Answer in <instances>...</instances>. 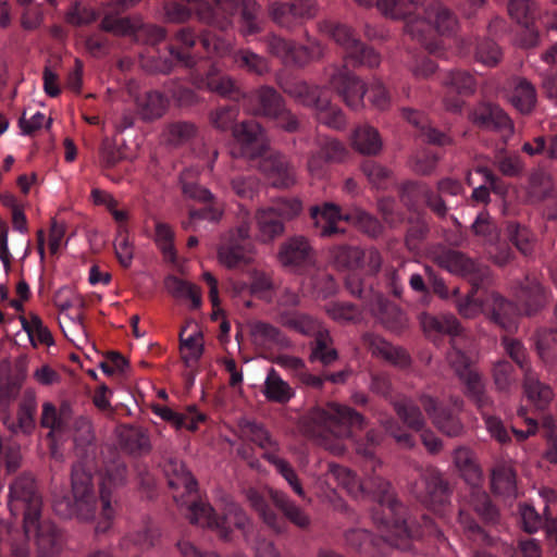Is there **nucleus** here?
Listing matches in <instances>:
<instances>
[{
	"mask_svg": "<svg viewBox=\"0 0 557 557\" xmlns=\"http://www.w3.org/2000/svg\"><path fill=\"white\" fill-rule=\"evenodd\" d=\"M411 492L417 499L435 511L442 510L448 504L450 496L448 483L433 467L421 469L419 479L411 486Z\"/></svg>",
	"mask_w": 557,
	"mask_h": 557,
	"instance_id": "obj_8",
	"label": "nucleus"
},
{
	"mask_svg": "<svg viewBox=\"0 0 557 557\" xmlns=\"http://www.w3.org/2000/svg\"><path fill=\"white\" fill-rule=\"evenodd\" d=\"M364 424L361 413L337 403L313 407L302 417L305 431L335 455L345 451L344 442L351 437V429H362Z\"/></svg>",
	"mask_w": 557,
	"mask_h": 557,
	"instance_id": "obj_4",
	"label": "nucleus"
},
{
	"mask_svg": "<svg viewBox=\"0 0 557 557\" xmlns=\"http://www.w3.org/2000/svg\"><path fill=\"white\" fill-rule=\"evenodd\" d=\"M329 474L356 498L366 493L372 494L379 502L382 511V516L374 513L373 519L386 530V533L382 535L384 540L399 549L410 548L413 535L409 532L406 521L400 518L404 508L396 500L387 481L373 475L359 482L349 469L335 463H329Z\"/></svg>",
	"mask_w": 557,
	"mask_h": 557,
	"instance_id": "obj_3",
	"label": "nucleus"
},
{
	"mask_svg": "<svg viewBox=\"0 0 557 557\" xmlns=\"http://www.w3.org/2000/svg\"><path fill=\"white\" fill-rule=\"evenodd\" d=\"M351 145L362 154H376L382 149L379 132L369 125L359 126L355 129Z\"/></svg>",
	"mask_w": 557,
	"mask_h": 557,
	"instance_id": "obj_34",
	"label": "nucleus"
},
{
	"mask_svg": "<svg viewBox=\"0 0 557 557\" xmlns=\"http://www.w3.org/2000/svg\"><path fill=\"white\" fill-rule=\"evenodd\" d=\"M23 329L34 346L53 344V338L48 327L42 323L41 319L33 314L29 319H22Z\"/></svg>",
	"mask_w": 557,
	"mask_h": 557,
	"instance_id": "obj_53",
	"label": "nucleus"
},
{
	"mask_svg": "<svg viewBox=\"0 0 557 557\" xmlns=\"http://www.w3.org/2000/svg\"><path fill=\"white\" fill-rule=\"evenodd\" d=\"M420 404L433 424L447 436H459L463 433V424L455 414L460 412L463 401L459 397L449 399V407H445L430 395H421Z\"/></svg>",
	"mask_w": 557,
	"mask_h": 557,
	"instance_id": "obj_9",
	"label": "nucleus"
},
{
	"mask_svg": "<svg viewBox=\"0 0 557 557\" xmlns=\"http://www.w3.org/2000/svg\"><path fill=\"white\" fill-rule=\"evenodd\" d=\"M235 138L243 145L249 146L263 143V132L261 126L256 122H243L233 129Z\"/></svg>",
	"mask_w": 557,
	"mask_h": 557,
	"instance_id": "obj_59",
	"label": "nucleus"
},
{
	"mask_svg": "<svg viewBox=\"0 0 557 557\" xmlns=\"http://www.w3.org/2000/svg\"><path fill=\"white\" fill-rule=\"evenodd\" d=\"M527 195L531 202H541L546 199L557 202V190L552 175L542 170L531 173Z\"/></svg>",
	"mask_w": 557,
	"mask_h": 557,
	"instance_id": "obj_26",
	"label": "nucleus"
},
{
	"mask_svg": "<svg viewBox=\"0 0 557 557\" xmlns=\"http://www.w3.org/2000/svg\"><path fill=\"white\" fill-rule=\"evenodd\" d=\"M319 30L342 47L345 65L375 67L380 64V54L362 44L348 25L327 20L319 23Z\"/></svg>",
	"mask_w": 557,
	"mask_h": 557,
	"instance_id": "obj_5",
	"label": "nucleus"
},
{
	"mask_svg": "<svg viewBox=\"0 0 557 557\" xmlns=\"http://www.w3.org/2000/svg\"><path fill=\"white\" fill-rule=\"evenodd\" d=\"M188 519L190 523L202 528L216 530L220 537L228 541L233 528L244 530L249 525V519L244 510L234 503L226 506L222 519H216L213 508L205 502H193L189 506Z\"/></svg>",
	"mask_w": 557,
	"mask_h": 557,
	"instance_id": "obj_7",
	"label": "nucleus"
},
{
	"mask_svg": "<svg viewBox=\"0 0 557 557\" xmlns=\"http://www.w3.org/2000/svg\"><path fill=\"white\" fill-rule=\"evenodd\" d=\"M510 17L525 28V36L521 38L520 45L525 48L534 47L539 42V33L532 28L539 15L536 4L530 0H511L508 3Z\"/></svg>",
	"mask_w": 557,
	"mask_h": 557,
	"instance_id": "obj_16",
	"label": "nucleus"
},
{
	"mask_svg": "<svg viewBox=\"0 0 557 557\" xmlns=\"http://www.w3.org/2000/svg\"><path fill=\"white\" fill-rule=\"evenodd\" d=\"M232 60L238 69L256 75H263L270 71L268 60L250 49L234 51Z\"/></svg>",
	"mask_w": 557,
	"mask_h": 557,
	"instance_id": "obj_39",
	"label": "nucleus"
},
{
	"mask_svg": "<svg viewBox=\"0 0 557 557\" xmlns=\"http://www.w3.org/2000/svg\"><path fill=\"white\" fill-rule=\"evenodd\" d=\"M310 215L321 237H331L337 233H343L337 227V222L348 220V216L342 215L339 207L333 202L311 207Z\"/></svg>",
	"mask_w": 557,
	"mask_h": 557,
	"instance_id": "obj_21",
	"label": "nucleus"
},
{
	"mask_svg": "<svg viewBox=\"0 0 557 557\" xmlns=\"http://www.w3.org/2000/svg\"><path fill=\"white\" fill-rule=\"evenodd\" d=\"M41 507L42 499L32 475L23 474L10 484L9 509L13 516L23 515L25 535L37 529Z\"/></svg>",
	"mask_w": 557,
	"mask_h": 557,
	"instance_id": "obj_6",
	"label": "nucleus"
},
{
	"mask_svg": "<svg viewBox=\"0 0 557 557\" xmlns=\"http://www.w3.org/2000/svg\"><path fill=\"white\" fill-rule=\"evenodd\" d=\"M54 304L61 313L67 312L71 308L81 309L85 306V301L72 287L63 286L54 294Z\"/></svg>",
	"mask_w": 557,
	"mask_h": 557,
	"instance_id": "obj_63",
	"label": "nucleus"
},
{
	"mask_svg": "<svg viewBox=\"0 0 557 557\" xmlns=\"http://www.w3.org/2000/svg\"><path fill=\"white\" fill-rule=\"evenodd\" d=\"M318 7L312 0H295L292 3L272 2L269 14L282 27L292 28L302 18H311L317 14Z\"/></svg>",
	"mask_w": 557,
	"mask_h": 557,
	"instance_id": "obj_14",
	"label": "nucleus"
},
{
	"mask_svg": "<svg viewBox=\"0 0 557 557\" xmlns=\"http://www.w3.org/2000/svg\"><path fill=\"white\" fill-rule=\"evenodd\" d=\"M422 325L425 331H435L438 333L458 335L460 332V324L456 317L453 314H442L438 317H424Z\"/></svg>",
	"mask_w": 557,
	"mask_h": 557,
	"instance_id": "obj_58",
	"label": "nucleus"
},
{
	"mask_svg": "<svg viewBox=\"0 0 557 557\" xmlns=\"http://www.w3.org/2000/svg\"><path fill=\"white\" fill-rule=\"evenodd\" d=\"M509 101L522 114L531 113L537 101V92L534 85L527 78H516L509 95Z\"/></svg>",
	"mask_w": 557,
	"mask_h": 557,
	"instance_id": "obj_27",
	"label": "nucleus"
},
{
	"mask_svg": "<svg viewBox=\"0 0 557 557\" xmlns=\"http://www.w3.org/2000/svg\"><path fill=\"white\" fill-rule=\"evenodd\" d=\"M238 428L243 437L256 443L261 449L264 450L263 458L267 459L268 453L277 454L278 444L261 425L248 419H240L238 422Z\"/></svg>",
	"mask_w": 557,
	"mask_h": 557,
	"instance_id": "obj_31",
	"label": "nucleus"
},
{
	"mask_svg": "<svg viewBox=\"0 0 557 557\" xmlns=\"http://www.w3.org/2000/svg\"><path fill=\"white\" fill-rule=\"evenodd\" d=\"M156 243L163 252L164 257L171 261H175L176 252L174 249V232L166 223L156 222Z\"/></svg>",
	"mask_w": 557,
	"mask_h": 557,
	"instance_id": "obj_61",
	"label": "nucleus"
},
{
	"mask_svg": "<svg viewBox=\"0 0 557 557\" xmlns=\"http://www.w3.org/2000/svg\"><path fill=\"white\" fill-rule=\"evenodd\" d=\"M34 528L30 530V532ZM39 531L37 535L38 553L40 557H53L61 550V535L52 524H44L39 527L37 522V529Z\"/></svg>",
	"mask_w": 557,
	"mask_h": 557,
	"instance_id": "obj_37",
	"label": "nucleus"
},
{
	"mask_svg": "<svg viewBox=\"0 0 557 557\" xmlns=\"http://www.w3.org/2000/svg\"><path fill=\"white\" fill-rule=\"evenodd\" d=\"M248 332L251 343L260 349H287L292 347L289 338L274 324L255 320L248 323Z\"/></svg>",
	"mask_w": 557,
	"mask_h": 557,
	"instance_id": "obj_15",
	"label": "nucleus"
},
{
	"mask_svg": "<svg viewBox=\"0 0 557 557\" xmlns=\"http://www.w3.org/2000/svg\"><path fill=\"white\" fill-rule=\"evenodd\" d=\"M443 84L460 95H471L476 88L475 78L469 72L462 70L450 71Z\"/></svg>",
	"mask_w": 557,
	"mask_h": 557,
	"instance_id": "obj_57",
	"label": "nucleus"
},
{
	"mask_svg": "<svg viewBox=\"0 0 557 557\" xmlns=\"http://www.w3.org/2000/svg\"><path fill=\"white\" fill-rule=\"evenodd\" d=\"M267 460L272 463L280 474L286 480L288 485L293 488V491L301 498H306V493L302 488V485L288 461L278 457L277 454H267Z\"/></svg>",
	"mask_w": 557,
	"mask_h": 557,
	"instance_id": "obj_55",
	"label": "nucleus"
},
{
	"mask_svg": "<svg viewBox=\"0 0 557 557\" xmlns=\"http://www.w3.org/2000/svg\"><path fill=\"white\" fill-rule=\"evenodd\" d=\"M35 398L29 397L25 399L23 403H21L17 411L16 422H12L9 424L8 421H5V423L8 424V428L14 433L22 432L24 434H29L35 426Z\"/></svg>",
	"mask_w": 557,
	"mask_h": 557,
	"instance_id": "obj_48",
	"label": "nucleus"
},
{
	"mask_svg": "<svg viewBox=\"0 0 557 557\" xmlns=\"http://www.w3.org/2000/svg\"><path fill=\"white\" fill-rule=\"evenodd\" d=\"M524 393L537 408L544 409L553 399L554 393L547 384L539 381V379L525 369Z\"/></svg>",
	"mask_w": 557,
	"mask_h": 557,
	"instance_id": "obj_35",
	"label": "nucleus"
},
{
	"mask_svg": "<svg viewBox=\"0 0 557 557\" xmlns=\"http://www.w3.org/2000/svg\"><path fill=\"white\" fill-rule=\"evenodd\" d=\"M270 54L278 58L285 64L297 65V44L281 36L270 34L263 38Z\"/></svg>",
	"mask_w": 557,
	"mask_h": 557,
	"instance_id": "obj_36",
	"label": "nucleus"
},
{
	"mask_svg": "<svg viewBox=\"0 0 557 557\" xmlns=\"http://www.w3.org/2000/svg\"><path fill=\"white\" fill-rule=\"evenodd\" d=\"M277 258L283 267L297 271L314 264L315 251L308 238L296 235L281 245Z\"/></svg>",
	"mask_w": 557,
	"mask_h": 557,
	"instance_id": "obj_13",
	"label": "nucleus"
},
{
	"mask_svg": "<svg viewBox=\"0 0 557 557\" xmlns=\"http://www.w3.org/2000/svg\"><path fill=\"white\" fill-rule=\"evenodd\" d=\"M256 248L250 242L237 240L233 235H223L216 248L220 265L227 270L243 269L255 262Z\"/></svg>",
	"mask_w": 557,
	"mask_h": 557,
	"instance_id": "obj_12",
	"label": "nucleus"
},
{
	"mask_svg": "<svg viewBox=\"0 0 557 557\" xmlns=\"http://www.w3.org/2000/svg\"><path fill=\"white\" fill-rule=\"evenodd\" d=\"M269 495L276 508L281 510V512L290 523L302 530L310 528V516L285 493L270 488Z\"/></svg>",
	"mask_w": 557,
	"mask_h": 557,
	"instance_id": "obj_22",
	"label": "nucleus"
},
{
	"mask_svg": "<svg viewBox=\"0 0 557 557\" xmlns=\"http://www.w3.org/2000/svg\"><path fill=\"white\" fill-rule=\"evenodd\" d=\"M330 256L335 265L342 269L357 270L363 267V250L358 247L334 246L330 249Z\"/></svg>",
	"mask_w": 557,
	"mask_h": 557,
	"instance_id": "obj_45",
	"label": "nucleus"
},
{
	"mask_svg": "<svg viewBox=\"0 0 557 557\" xmlns=\"http://www.w3.org/2000/svg\"><path fill=\"white\" fill-rule=\"evenodd\" d=\"M519 299L527 306V313L531 314L546 302V296L542 285L533 280L522 286L519 292Z\"/></svg>",
	"mask_w": 557,
	"mask_h": 557,
	"instance_id": "obj_56",
	"label": "nucleus"
},
{
	"mask_svg": "<svg viewBox=\"0 0 557 557\" xmlns=\"http://www.w3.org/2000/svg\"><path fill=\"white\" fill-rule=\"evenodd\" d=\"M278 322L304 336L315 337L325 329L319 320L300 312H282L278 314Z\"/></svg>",
	"mask_w": 557,
	"mask_h": 557,
	"instance_id": "obj_29",
	"label": "nucleus"
},
{
	"mask_svg": "<svg viewBox=\"0 0 557 557\" xmlns=\"http://www.w3.org/2000/svg\"><path fill=\"white\" fill-rule=\"evenodd\" d=\"M329 83L345 103L352 110L363 107V97L367 92L366 85L355 74L347 70L346 65H332L327 69Z\"/></svg>",
	"mask_w": 557,
	"mask_h": 557,
	"instance_id": "obj_11",
	"label": "nucleus"
},
{
	"mask_svg": "<svg viewBox=\"0 0 557 557\" xmlns=\"http://www.w3.org/2000/svg\"><path fill=\"white\" fill-rule=\"evenodd\" d=\"M288 92L300 104L311 108L315 113L320 110L323 102L329 98L325 97V91L319 86H310L306 82L296 83Z\"/></svg>",
	"mask_w": 557,
	"mask_h": 557,
	"instance_id": "obj_33",
	"label": "nucleus"
},
{
	"mask_svg": "<svg viewBox=\"0 0 557 557\" xmlns=\"http://www.w3.org/2000/svg\"><path fill=\"white\" fill-rule=\"evenodd\" d=\"M59 323L65 337L75 346L82 347L87 343V334L79 312L75 315H71L69 312L60 313Z\"/></svg>",
	"mask_w": 557,
	"mask_h": 557,
	"instance_id": "obj_42",
	"label": "nucleus"
},
{
	"mask_svg": "<svg viewBox=\"0 0 557 557\" xmlns=\"http://www.w3.org/2000/svg\"><path fill=\"white\" fill-rule=\"evenodd\" d=\"M320 110L315 113L317 119L329 127L339 129L346 124L345 116L342 110L333 106L330 100L323 102Z\"/></svg>",
	"mask_w": 557,
	"mask_h": 557,
	"instance_id": "obj_62",
	"label": "nucleus"
},
{
	"mask_svg": "<svg viewBox=\"0 0 557 557\" xmlns=\"http://www.w3.org/2000/svg\"><path fill=\"white\" fill-rule=\"evenodd\" d=\"M392 405L399 419L410 429L421 431L424 428L425 420L419 408L411 399L403 397L393 400Z\"/></svg>",
	"mask_w": 557,
	"mask_h": 557,
	"instance_id": "obj_38",
	"label": "nucleus"
},
{
	"mask_svg": "<svg viewBox=\"0 0 557 557\" xmlns=\"http://www.w3.org/2000/svg\"><path fill=\"white\" fill-rule=\"evenodd\" d=\"M238 113L237 107L225 106L211 111L209 119L216 129L225 132L234 129V123L238 117Z\"/></svg>",
	"mask_w": 557,
	"mask_h": 557,
	"instance_id": "obj_60",
	"label": "nucleus"
},
{
	"mask_svg": "<svg viewBox=\"0 0 557 557\" xmlns=\"http://www.w3.org/2000/svg\"><path fill=\"white\" fill-rule=\"evenodd\" d=\"M245 98H247L250 113L270 119L281 114L282 108L285 106L281 95L269 86H262Z\"/></svg>",
	"mask_w": 557,
	"mask_h": 557,
	"instance_id": "obj_19",
	"label": "nucleus"
},
{
	"mask_svg": "<svg viewBox=\"0 0 557 557\" xmlns=\"http://www.w3.org/2000/svg\"><path fill=\"white\" fill-rule=\"evenodd\" d=\"M205 85L208 90L224 98L237 100L246 97L235 78L220 72L208 73Z\"/></svg>",
	"mask_w": 557,
	"mask_h": 557,
	"instance_id": "obj_32",
	"label": "nucleus"
},
{
	"mask_svg": "<svg viewBox=\"0 0 557 557\" xmlns=\"http://www.w3.org/2000/svg\"><path fill=\"white\" fill-rule=\"evenodd\" d=\"M159 539V531L152 525H145L127 534L122 542L123 547L134 545L138 549L146 550L153 547Z\"/></svg>",
	"mask_w": 557,
	"mask_h": 557,
	"instance_id": "obj_52",
	"label": "nucleus"
},
{
	"mask_svg": "<svg viewBox=\"0 0 557 557\" xmlns=\"http://www.w3.org/2000/svg\"><path fill=\"white\" fill-rule=\"evenodd\" d=\"M272 185L278 188H288L296 183L294 168L288 160L281 154H271L264 158L260 164Z\"/></svg>",
	"mask_w": 557,
	"mask_h": 557,
	"instance_id": "obj_20",
	"label": "nucleus"
},
{
	"mask_svg": "<svg viewBox=\"0 0 557 557\" xmlns=\"http://www.w3.org/2000/svg\"><path fill=\"white\" fill-rule=\"evenodd\" d=\"M361 341L363 347L373 357L384 359L399 368H407L411 362L410 356L405 349L393 346L380 335L366 333L362 335Z\"/></svg>",
	"mask_w": 557,
	"mask_h": 557,
	"instance_id": "obj_18",
	"label": "nucleus"
},
{
	"mask_svg": "<svg viewBox=\"0 0 557 557\" xmlns=\"http://www.w3.org/2000/svg\"><path fill=\"white\" fill-rule=\"evenodd\" d=\"M264 395L269 400L286 403L292 398L294 392L289 384L272 368L269 370L264 382Z\"/></svg>",
	"mask_w": 557,
	"mask_h": 557,
	"instance_id": "obj_46",
	"label": "nucleus"
},
{
	"mask_svg": "<svg viewBox=\"0 0 557 557\" xmlns=\"http://www.w3.org/2000/svg\"><path fill=\"white\" fill-rule=\"evenodd\" d=\"M71 408L62 406L59 410L50 403L42 405L40 423L44 428L50 429V434L62 432L71 420Z\"/></svg>",
	"mask_w": 557,
	"mask_h": 557,
	"instance_id": "obj_41",
	"label": "nucleus"
},
{
	"mask_svg": "<svg viewBox=\"0 0 557 557\" xmlns=\"http://www.w3.org/2000/svg\"><path fill=\"white\" fill-rule=\"evenodd\" d=\"M164 472L168 476L169 485L173 490L183 488L184 493L182 496L196 493L197 482L180 460L169 459L164 463Z\"/></svg>",
	"mask_w": 557,
	"mask_h": 557,
	"instance_id": "obj_30",
	"label": "nucleus"
},
{
	"mask_svg": "<svg viewBox=\"0 0 557 557\" xmlns=\"http://www.w3.org/2000/svg\"><path fill=\"white\" fill-rule=\"evenodd\" d=\"M168 99L158 91H149L138 99V112L144 120H154L161 117L166 109Z\"/></svg>",
	"mask_w": 557,
	"mask_h": 557,
	"instance_id": "obj_44",
	"label": "nucleus"
},
{
	"mask_svg": "<svg viewBox=\"0 0 557 557\" xmlns=\"http://www.w3.org/2000/svg\"><path fill=\"white\" fill-rule=\"evenodd\" d=\"M255 220L259 231V240L270 243L281 236L284 231V222L274 209L270 207L259 208L256 211Z\"/></svg>",
	"mask_w": 557,
	"mask_h": 557,
	"instance_id": "obj_24",
	"label": "nucleus"
},
{
	"mask_svg": "<svg viewBox=\"0 0 557 557\" xmlns=\"http://www.w3.org/2000/svg\"><path fill=\"white\" fill-rule=\"evenodd\" d=\"M185 331L186 327L182 329L180 333V348L184 362L189 364L190 362H196L201 357L203 352V337L200 331H195L185 337Z\"/></svg>",
	"mask_w": 557,
	"mask_h": 557,
	"instance_id": "obj_47",
	"label": "nucleus"
},
{
	"mask_svg": "<svg viewBox=\"0 0 557 557\" xmlns=\"http://www.w3.org/2000/svg\"><path fill=\"white\" fill-rule=\"evenodd\" d=\"M469 505L478 515L487 522H495L498 517L496 508L492 505L485 491L479 485L472 486Z\"/></svg>",
	"mask_w": 557,
	"mask_h": 557,
	"instance_id": "obj_51",
	"label": "nucleus"
},
{
	"mask_svg": "<svg viewBox=\"0 0 557 557\" xmlns=\"http://www.w3.org/2000/svg\"><path fill=\"white\" fill-rule=\"evenodd\" d=\"M126 469L122 463L109 469L100 487V508L92 486L91 475L78 463L72 469V499L66 496L55 497L53 508L64 518H73L81 521H96V533L107 532L115 516V508L111 499V488L125 482Z\"/></svg>",
	"mask_w": 557,
	"mask_h": 557,
	"instance_id": "obj_1",
	"label": "nucleus"
},
{
	"mask_svg": "<svg viewBox=\"0 0 557 557\" xmlns=\"http://www.w3.org/2000/svg\"><path fill=\"white\" fill-rule=\"evenodd\" d=\"M493 490L508 497H517L516 473L509 466H502L492 473Z\"/></svg>",
	"mask_w": 557,
	"mask_h": 557,
	"instance_id": "obj_50",
	"label": "nucleus"
},
{
	"mask_svg": "<svg viewBox=\"0 0 557 557\" xmlns=\"http://www.w3.org/2000/svg\"><path fill=\"white\" fill-rule=\"evenodd\" d=\"M430 258L449 273L468 277L473 282L483 280L487 273L485 268L457 250L436 247L430 251Z\"/></svg>",
	"mask_w": 557,
	"mask_h": 557,
	"instance_id": "obj_10",
	"label": "nucleus"
},
{
	"mask_svg": "<svg viewBox=\"0 0 557 557\" xmlns=\"http://www.w3.org/2000/svg\"><path fill=\"white\" fill-rule=\"evenodd\" d=\"M405 188L408 193L421 195L426 206L440 218L446 216L448 209L441 195L435 194L428 186L417 183H408Z\"/></svg>",
	"mask_w": 557,
	"mask_h": 557,
	"instance_id": "obj_54",
	"label": "nucleus"
},
{
	"mask_svg": "<svg viewBox=\"0 0 557 557\" xmlns=\"http://www.w3.org/2000/svg\"><path fill=\"white\" fill-rule=\"evenodd\" d=\"M425 0H377L376 8L385 16L404 22V33L421 44L430 53H437L442 46L433 40L434 33L453 35L458 29L455 13L436 2L424 7Z\"/></svg>",
	"mask_w": 557,
	"mask_h": 557,
	"instance_id": "obj_2",
	"label": "nucleus"
},
{
	"mask_svg": "<svg viewBox=\"0 0 557 557\" xmlns=\"http://www.w3.org/2000/svg\"><path fill=\"white\" fill-rule=\"evenodd\" d=\"M221 9L228 14H233L239 7L242 9V34L245 36L256 34L260 27L256 21L259 12V4L255 1L245 0H213Z\"/></svg>",
	"mask_w": 557,
	"mask_h": 557,
	"instance_id": "obj_23",
	"label": "nucleus"
},
{
	"mask_svg": "<svg viewBox=\"0 0 557 557\" xmlns=\"http://www.w3.org/2000/svg\"><path fill=\"white\" fill-rule=\"evenodd\" d=\"M244 493L250 507L258 512L269 528L276 533H283L286 530L282 519L269 507L264 496L258 490L249 487Z\"/></svg>",
	"mask_w": 557,
	"mask_h": 557,
	"instance_id": "obj_28",
	"label": "nucleus"
},
{
	"mask_svg": "<svg viewBox=\"0 0 557 557\" xmlns=\"http://www.w3.org/2000/svg\"><path fill=\"white\" fill-rule=\"evenodd\" d=\"M502 58V51L491 39L481 40L475 49V59L484 65L494 66Z\"/></svg>",
	"mask_w": 557,
	"mask_h": 557,
	"instance_id": "obj_64",
	"label": "nucleus"
},
{
	"mask_svg": "<svg viewBox=\"0 0 557 557\" xmlns=\"http://www.w3.org/2000/svg\"><path fill=\"white\" fill-rule=\"evenodd\" d=\"M484 313L506 331L516 329V320L519 314L517 306L495 292L485 295Z\"/></svg>",
	"mask_w": 557,
	"mask_h": 557,
	"instance_id": "obj_17",
	"label": "nucleus"
},
{
	"mask_svg": "<svg viewBox=\"0 0 557 557\" xmlns=\"http://www.w3.org/2000/svg\"><path fill=\"white\" fill-rule=\"evenodd\" d=\"M197 128L190 122L178 121L169 124L163 131V139L168 145L181 146L196 135Z\"/></svg>",
	"mask_w": 557,
	"mask_h": 557,
	"instance_id": "obj_49",
	"label": "nucleus"
},
{
	"mask_svg": "<svg viewBox=\"0 0 557 557\" xmlns=\"http://www.w3.org/2000/svg\"><path fill=\"white\" fill-rule=\"evenodd\" d=\"M333 341L330 332L324 329L321 333L314 337L312 344L310 359L313 361H320L323 366H330L337 360V350L332 346Z\"/></svg>",
	"mask_w": 557,
	"mask_h": 557,
	"instance_id": "obj_43",
	"label": "nucleus"
},
{
	"mask_svg": "<svg viewBox=\"0 0 557 557\" xmlns=\"http://www.w3.org/2000/svg\"><path fill=\"white\" fill-rule=\"evenodd\" d=\"M457 376L466 385V395L475 403L480 410L491 405V399L485 393L484 382L474 369Z\"/></svg>",
	"mask_w": 557,
	"mask_h": 557,
	"instance_id": "obj_40",
	"label": "nucleus"
},
{
	"mask_svg": "<svg viewBox=\"0 0 557 557\" xmlns=\"http://www.w3.org/2000/svg\"><path fill=\"white\" fill-rule=\"evenodd\" d=\"M454 465L460 475L471 486L480 485L482 471L476 462L473 451L465 446L457 447L453 453Z\"/></svg>",
	"mask_w": 557,
	"mask_h": 557,
	"instance_id": "obj_25",
	"label": "nucleus"
}]
</instances>
